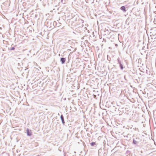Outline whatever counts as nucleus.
Segmentation results:
<instances>
[{
	"label": "nucleus",
	"instance_id": "1",
	"mask_svg": "<svg viewBox=\"0 0 156 156\" xmlns=\"http://www.w3.org/2000/svg\"><path fill=\"white\" fill-rule=\"evenodd\" d=\"M27 134L28 136H30L32 135V132L31 130H29L28 129L27 130Z\"/></svg>",
	"mask_w": 156,
	"mask_h": 156
},
{
	"label": "nucleus",
	"instance_id": "2",
	"mask_svg": "<svg viewBox=\"0 0 156 156\" xmlns=\"http://www.w3.org/2000/svg\"><path fill=\"white\" fill-rule=\"evenodd\" d=\"M120 9L124 12H125L126 11V8L124 6H122L120 8Z\"/></svg>",
	"mask_w": 156,
	"mask_h": 156
},
{
	"label": "nucleus",
	"instance_id": "3",
	"mask_svg": "<svg viewBox=\"0 0 156 156\" xmlns=\"http://www.w3.org/2000/svg\"><path fill=\"white\" fill-rule=\"evenodd\" d=\"M61 61L62 64H63L66 61V59L64 58H62L61 59Z\"/></svg>",
	"mask_w": 156,
	"mask_h": 156
},
{
	"label": "nucleus",
	"instance_id": "4",
	"mask_svg": "<svg viewBox=\"0 0 156 156\" xmlns=\"http://www.w3.org/2000/svg\"><path fill=\"white\" fill-rule=\"evenodd\" d=\"M90 145L91 146H93L96 145V143L95 142H92L90 143Z\"/></svg>",
	"mask_w": 156,
	"mask_h": 156
}]
</instances>
